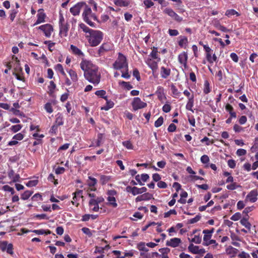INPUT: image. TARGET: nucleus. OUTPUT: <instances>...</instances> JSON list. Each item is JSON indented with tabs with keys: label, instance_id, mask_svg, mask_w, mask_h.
Returning <instances> with one entry per match:
<instances>
[{
	"label": "nucleus",
	"instance_id": "obj_19",
	"mask_svg": "<svg viewBox=\"0 0 258 258\" xmlns=\"http://www.w3.org/2000/svg\"><path fill=\"white\" fill-rule=\"evenodd\" d=\"M68 72L72 81L77 82L78 80V76L77 73L72 70H69Z\"/></svg>",
	"mask_w": 258,
	"mask_h": 258
},
{
	"label": "nucleus",
	"instance_id": "obj_42",
	"mask_svg": "<svg viewBox=\"0 0 258 258\" xmlns=\"http://www.w3.org/2000/svg\"><path fill=\"white\" fill-rule=\"evenodd\" d=\"M102 137H103L102 134H99L98 135L97 141V144H96V146L97 147H99L100 146L101 141L102 140Z\"/></svg>",
	"mask_w": 258,
	"mask_h": 258
},
{
	"label": "nucleus",
	"instance_id": "obj_52",
	"mask_svg": "<svg viewBox=\"0 0 258 258\" xmlns=\"http://www.w3.org/2000/svg\"><path fill=\"white\" fill-rule=\"evenodd\" d=\"M226 110L229 113L233 111V107L230 104H227L225 107Z\"/></svg>",
	"mask_w": 258,
	"mask_h": 258
},
{
	"label": "nucleus",
	"instance_id": "obj_2",
	"mask_svg": "<svg viewBox=\"0 0 258 258\" xmlns=\"http://www.w3.org/2000/svg\"><path fill=\"white\" fill-rule=\"evenodd\" d=\"M91 34L86 36L88 38L89 44L92 46L99 45L103 39V34L101 31L94 30L91 31Z\"/></svg>",
	"mask_w": 258,
	"mask_h": 258
},
{
	"label": "nucleus",
	"instance_id": "obj_41",
	"mask_svg": "<svg viewBox=\"0 0 258 258\" xmlns=\"http://www.w3.org/2000/svg\"><path fill=\"white\" fill-rule=\"evenodd\" d=\"M168 31L170 35L172 36H175L178 34V31L175 29H169Z\"/></svg>",
	"mask_w": 258,
	"mask_h": 258
},
{
	"label": "nucleus",
	"instance_id": "obj_35",
	"mask_svg": "<svg viewBox=\"0 0 258 258\" xmlns=\"http://www.w3.org/2000/svg\"><path fill=\"white\" fill-rule=\"evenodd\" d=\"M144 4L147 8H149L154 5V3L151 0H145L144 1Z\"/></svg>",
	"mask_w": 258,
	"mask_h": 258
},
{
	"label": "nucleus",
	"instance_id": "obj_16",
	"mask_svg": "<svg viewBox=\"0 0 258 258\" xmlns=\"http://www.w3.org/2000/svg\"><path fill=\"white\" fill-rule=\"evenodd\" d=\"M158 49L156 47H153L150 56L153 59H157L158 61L160 60V58L158 57Z\"/></svg>",
	"mask_w": 258,
	"mask_h": 258
},
{
	"label": "nucleus",
	"instance_id": "obj_15",
	"mask_svg": "<svg viewBox=\"0 0 258 258\" xmlns=\"http://www.w3.org/2000/svg\"><path fill=\"white\" fill-rule=\"evenodd\" d=\"M147 64L153 71H156L158 68L157 62L152 60L151 59L148 60Z\"/></svg>",
	"mask_w": 258,
	"mask_h": 258
},
{
	"label": "nucleus",
	"instance_id": "obj_58",
	"mask_svg": "<svg viewBox=\"0 0 258 258\" xmlns=\"http://www.w3.org/2000/svg\"><path fill=\"white\" fill-rule=\"evenodd\" d=\"M69 144H65L59 148L58 150H64L67 149L69 147Z\"/></svg>",
	"mask_w": 258,
	"mask_h": 258
},
{
	"label": "nucleus",
	"instance_id": "obj_25",
	"mask_svg": "<svg viewBox=\"0 0 258 258\" xmlns=\"http://www.w3.org/2000/svg\"><path fill=\"white\" fill-rule=\"evenodd\" d=\"M97 96H100L101 97L103 98L104 99L107 100V96H105L106 92L104 90H98L96 91L95 93Z\"/></svg>",
	"mask_w": 258,
	"mask_h": 258
},
{
	"label": "nucleus",
	"instance_id": "obj_50",
	"mask_svg": "<svg viewBox=\"0 0 258 258\" xmlns=\"http://www.w3.org/2000/svg\"><path fill=\"white\" fill-rule=\"evenodd\" d=\"M189 78L192 82L196 81V76L194 72H191L189 74Z\"/></svg>",
	"mask_w": 258,
	"mask_h": 258
},
{
	"label": "nucleus",
	"instance_id": "obj_57",
	"mask_svg": "<svg viewBox=\"0 0 258 258\" xmlns=\"http://www.w3.org/2000/svg\"><path fill=\"white\" fill-rule=\"evenodd\" d=\"M58 126L55 125V124L53 125L50 130V132L52 133H55L56 131L57 130Z\"/></svg>",
	"mask_w": 258,
	"mask_h": 258
},
{
	"label": "nucleus",
	"instance_id": "obj_36",
	"mask_svg": "<svg viewBox=\"0 0 258 258\" xmlns=\"http://www.w3.org/2000/svg\"><path fill=\"white\" fill-rule=\"evenodd\" d=\"M120 84L122 85L127 90H130L133 88V86L128 83L124 81H122Z\"/></svg>",
	"mask_w": 258,
	"mask_h": 258
},
{
	"label": "nucleus",
	"instance_id": "obj_24",
	"mask_svg": "<svg viewBox=\"0 0 258 258\" xmlns=\"http://www.w3.org/2000/svg\"><path fill=\"white\" fill-rule=\"evenodd\" d=\"M210 84L208 81H206L204 84V92L206 94H208L210 92Z\"/></svg>",
	"mask_w": 258,
	"mask_h": 258
},
{
	"label": "nucleus",
	"instance_id": "obj_62",
	"mask_svg": "<svg viewBox=\"0 0 258 258\" xmlns=\"http://www.w3.org/2000/svg\"><path fill=\"white\" fill-rule=\"evenodd\" d=\"M4 6L6 9H9L10 8V3L8 1H6L3 3Z\"/></svg>",
	"mask_w": 258,
	"mask_h": 258
},
{
	"label": "nucleus",
	"instance_id": "obj_30",
	"mask_svg": "<svg viewBox=\"0 0 258 258\" xmlns=\"http://www.w3.org/2000/svg\"><path fill=\"white\" fill-rule=\"evenodd\" d=\"M63 123L62 117L58 116L55 120V124L58 126L62 125Z\"/></svg>",
	"mask_w": 258,
	"mask_h": 258
},
{
	"label": "nucleus",
	"instance_id": "obj_22",
	"mask_svg": "<svg viewBox=\"0 0 258 258\" xmlns=\"http://www.w3.org/2000/svg\"><path fill=\"white\" fill-rule=\"evenodd\" d=\"M55 87H56V86H55V84H54V83L53 81H50V85L48 86V89H49L48 93L50 95H52V94L53 93L54 90L55 88Z\"/></svg>",
	"mask_w": 258,
	"mask_h": 258
},
{
	"label": "nucleus",
	"instance_id": "obj_54",
	"mask_svg": "<svg viewBox=\"0 0 258 258\" xmlns=\"http://www.w3.org/2000/svg\"><path fill=\"white\" fill-rule=\"evenodd\" d=\"M115 4L116 5L119 6H125V5L124 4V2L123 0H116L115 2Z\"/></svg>",
	"mask_w": 258,
	"mask_h": 258
},
{
	"label": "nucleus",
	"instance_id": "obj_59",
	"mask_svg": "<svg viewBox=\"0 0 258 258\" xmlns=\"http://www.w3.org/2000/svg\"><path fill=\"white\" fill-rule=\"evenodd\" d=\"M117 164L120 167L121 170L124 169V166L123 165L122 162L121 160H117L116 161Z\"/></svg>",
	"mask_w": 258,
	"mask_h": 258
},
{
	"label": "nucleus",
	"instance_id": "obj_12",
	"mask_svg": "<svg viewBox=\"0 0 258 258\" xmlns=\"http://www.w3.org/2000/svg\"><path fill=\"white\" fill-rule=\"evenodd\" d=\"M187 55L185 53H182L178 55V60L181 64L184 65V68L186 67V61Z\"/></svg>",
	"mask_w": 258,
	"mask_h": 258
},
{
	"label": "nucleus",
	"instance_id": "obj_34",
	"mask_svg": "<svg viewBox=\"0 0 258 258\" xmlns=\"http://www.w3.org/2000/svg\"><path fill=\"white\" fill-rule=\"evenodd\" d=\"M246 154V151L243 149H239L236 151V154L238 156L245 155Z\"/></svg>",
	"mask_w": 258,
	"mask_h": 258
},
{
	"label": "nucleus",
	"instance_id": "obj_47",
	"mask_svg": "<svg viewBox=\"0 0 258 258\" xmlns=\"http://www.w3.org/2000/svg\"><path fill=\"white\" fill-rule=\"evenodd\" d=\"M247 120V118L245 116H241L239 119V122L241 124H244Z\"/></svg>",
	"mask_w": 258,
	"mask_h": 258
},
{
	"label": "nucleus",
	"instance_id": "obj_1",
	"mask_svg": "<svg viewBox=\"0 0 258 258\" xmlns=\"http://www.w3.org/2000/svg\"><path fill=\"white\" fill-rule=\"evenodd\" d=\"M81 69L84 72L85 78L93 84H98L100 81V74L98 67L91 61L83 60L80 63Z\"/></svg>",
	"mask_w": 258,
	"mask_h": 258
},
{
	"label": "nucleus",
	"instance_id": "obj_5",
	"mask_svg": "<svg viewBox=\"0 0 258 258\" xmlns=\"http://www.w3.org/2000/svg\"><path fill=\"white\" fill-rule=\"evenodd\" d=\"M132 106L134 110H137L139 109L146 107L147 103L142 101L140 98L136 97L134 99L132 102Z\"/></svg>",
	"mask_w": 258,
	"mask_h": 258
},
{
	"label": "nucleus",
	"instance_id": "obj_32",
	"mask_svg": "<svg viewBox=\"0 0 258 258\" xmlns=\"http://www.w3.org/2000/svg\"><path fill=\"white\" fill-rule=\"evenodd\" d=\"M133 75L136 78L138 81L141 80L139 72L137 69L134 70Z\"/></svg>",
	"mask_w": 258,
	"mask_h": 258
},
{
	"label": "nucleus",
	"instance_id": "obj_61",
	"mask_svg": "<svg viewBox=\"0 0 258 258\" xmlns=\"http://www.w3.org/2000/svg\"><path fill=\"white\" fill-rule=\"evenodd\" d=\"M68 98V94L67 93L63 94L61 95L60 97V100L62 102L65 101Z\"/></svg>",
	"mask_w": 258,
	"mask_h": 258
},
{
	"label": "nucleus",
	"instance_id": "obj_46",
	"mask_svg": "<svg viewBox=\"0 0 258 258\" xmlns=\"http://www.w3.org/2000/svg\"><path fill=\"white\" fill-rule=\"evenodd\" d=\"M17 14V11L13 10L12 11L11 13L10 14V19L12 21H13L15 18L16 16V14Z\"/></svg>",
	"mask_w": 258,
	"mask_h": 258
},
{
	"label": "nucleus",
	"instance_id": "obj_26",
	"mask_svg": "<svg viewBox=\"0 0 258 258\" xmlns=\"http://www.w3.org/2000/svg\"><path fill=\"white\" fill-rule=\"evenodd\" d=\"M163 117L162 116H160L158 118V119L155 122V126L156 127H158L160 126L163 123Z\"/></svg>",
	"mask_w": 258,
	"mask_h": 258
},
{
	"label": "nucleus",
	"instance_id": "obj_11",
	"mask_svg": "<svg viewBox=\"0 0 258 258\" xmlns=\"http://www.w3.org/2000/svg\"><path fill=\"white\" fill-rule=\"evenodd\" d=\"M38 12V13L37 14V20L36 23L34 24V25L44 22V19L46 17L45 13L43 12V9H39Z\"/></svg>",
	"mask_w": 258,
	"mask_h": 258
},
{
	"label": "nucleus",
	"instance_id": "obj_18",
	"mask_svg": "<svg viewBox=\"0 0 258 258\" xmlns=\"http://www.w3.org/2000/svg\"><path fill=\"white\" fill-rule=\"evenodd\" d=\"M194 105V96H191V97L189 98L188 99V101L186 105V108L187 110L191 111L192 112L194 110L192 109V107Z\"/></svg>",
	"mask_w": 258,
	"mask_h": 258
},
{
	"label": "nucleus",
	"instance_id": "obj_17",
	"mask_svg": "<svg viewBox=\"0 0 258 258\" xmlns=\"http://www.w3.org/2000/svg\"><path fill=\"white\" fill-rule=\"evenodd\" d=\"M106 104L105 106L101 107V110H108L110 108H111L112 107H113V106L114 105V103L112 101H109V100H108L107 99V100H106Z\"/></svg>",
	"mask_w": 258,
	"mask_h": 258
},
{
	"label": "nucleus",
	"instance_id": "obj_51",
	"mask_svg": "<svg viewBox=\"0 0 258 258\" xmlns=\"http://www.w3.org/2000/svg\"><path fill=\"white\" fill-rule=\"evenodd\" d=\"M47 75L48 78L49 79H52L53 76V72L51 69H48L47 70Z\"/></svg>",
	"mask_w": 258,
	"mask_h": 258
},
{
	"label": "nucleus",
	"instance_id": "obj_28",
	"mask_svg": "<svg viewBox=\"0 0 258 258\" xmlns=\"http://www.w3.org/2000/svg\"><path fill=\"white\" fill-rule=\"evenodd\" d=\"M22 128V125L20 124H17L15 125H13L11 127V130L12 131H13L14 133H16L20 131Z\"/></svg>",
	"mask_w": 258,
	"mask_h": 258
},
{
	"label": "nucleus",
	"instance_id": "obj_39",
	"mask_svg": "<svg viewBox=\"0 0 258 258\" xmlns=\"http://www.w3.org/2000/svg\"><path fill=\"white\" fill-rule=\"evenodd\" d=\"M228 165L231 168H234L236 165L235 161L234 160L230 159L228 161Z\"/></svg>",
	"mask_w": 258,
	"mask_h": 258
},
{
	"label": "nucleus",
	"instance_id": "obj_9",
	"mask_svg": "<svg viewBox=\"0 0 258 258\" xmlns=\"http://www.w3.org/2000/svg\"><path fill=\"white\" fill-rule=\"evenodd\" d=\"M164 12L174 19L177 22H180L182 20V18L175 13L171 9H165Z\"/></svg>",
	"mask_w": 258,
	"mask_h": 258
},
{
	"label": "nucleus",
	"instance_id": "obj_48",
	"mask_svg": "<svg viewBox=\"0 0 258 258\" xmlns=\"http://www.w3.org/2000/svg\"><path fill=\"white\" fill-rule=\"evenodd\" d=\"M121 77L122 78H126V79H128V78H130V75L128 74V69L127 70H125V73H123L122 71Z\"/></svg>",
	"mask_w": 258,
	"mask_h": 258
},
{
	"label": "nucleus",
	"instance_id": "obj_13",
	"mask_svg": "<svg viewBox=\"0 0 258 258\" xmlns=\"http://www.w3.org/2000/svg\"><path fill=\"white\" fill-rule=\"evenodd\" d=\"M71 49L72 51V52L75 54L79 56H84L83 53L82 52V51L79 49L76 46H74L73 45H71Z\"/></svg>",
	"mask_w": 258,
	"mask_h": 258
},
{
	"label": "nucleus",
	"instance_id": "obj_45",
	"mask_svg": "<svg viewBox=\"0 0 258 258\" xmlns=\"http://www.w3.org/2000/svg\"><path fill=\"white\" fill-rule=\"evenodd\" d=\"M24 136L21 133L16 134L13 137V139L17 140H21L23 139Z\"/></svg>",
	"mask_w": 258,
	"mask_h": 258
},
{
	"label": "nucleus",
	"instance_id": "obj_14",
	"mask_svg": "<svg viewBox=\"0 0 258 258\" xmlns=\"http://www.w3.org/2000/svg\"><path fill=\"white\" fill-rule=\"evenodd\" d=\"M170 74V70L162 67L161 68V75L163 78H166Z\"/></svg>",
	"mask_w": 258,
	"mask_h": 258
},
{
	"label": "nucleus",
	"instance_id": "obj_60",
	"mask_svg": "<svg viewBox=\"0 0 258 258\" xmlns=\"http://www.w3.org/2000/svg\"><path fill=\"white\" fill-rule=\"evenodd\" d=\"M64 22V18H63L62 15V14H60V16H59V26L62 25H64L63 24Z\"/></svg>",
	"mask_w": 258,
	"mask_h": 258
},
{
	"label": "nucleus",
	"instance_id": "obj_21",
	"mask_svg": "<svg viewBox=\"0 0 258 258\" xmlns=\"http://www.w3.org/2000/svg\"><path fill=\"white\" fill-rule=\"evenodd\" d=\"M60 31L59 33L60 34H64V36L67 35V33L68 31V27L67 25H62L59 26Z\"/></svg>",
	"mask_w": 258,
	"mask_h": 258
},
{
	"label": "nucleus",
	"instance_id": "obj_27",
	"mask_svg": "<svg viewBox=\"0 0 258 258\" xmlns=\"http://www.w3.org/2000/svg\"><path fill=\"white\" fill-rule=\"evenodd\" d=\"M122 145L127 149H133V146L130 141H126L122 142Z\"/></svg>",
	"mask_w": 258,
	"mask_h": 258
},
{
	"label": "nucleus",
	"instance_id": "obj_38",
	"mask_svg": "<svg viewBox=\"0 0 258 258\" xmlns=\"http://www.w3.org/2000/svg\"><path fill=\"white\" fill-rule=\"evenodd\" d=\"M163 111L166 113L169 112L171 110V106L169 104H165L162 108Z\"/></svg>",
	"mask_w": 258,
	"mask_h": 258
},
{
	"label": "nucleus",
	"instance_id": "obj_33",
	"mask_svg": "<svg viewBox=\"0 0 258 258\" xmlns=\"http://www.w3.org/2000/svg\"><path fill=\"white\" fill-rule=\"evenodd\" d=\"M235 15H238V13L234 10H227L226 12V15L228 16H233Z\"/></svg>",
	"mask_w": 258,
	"mask_h": 258
},
{
	"label": "nucleus",
	"instance_id": "obj_29",
	"mask_svg": "<svg viewBox=\"0 0 258 258\" xmlns=\"http://www.w3.org/2000/svg\"><path fill=\"white\" fill-rule=\"evenodd\" d=\"M55 69L57 71H59L63 76H66L65 72L63 71V67L61 64H57L55 67Z\"/></svg>",
	"mask_w": 258,
	"mask_h": 258
},
{
	"label": "nucleus",
	"instance_id": "obj_3",
	"mask_svg": "<svg viewBox=\"0 0 258 258\" xmlns=\"http://www.w3.org/2000/svg\"><path fill=\"white\" fill-rule=\"evenodd\" d=\"M84 21L87 23L90 26L94 27V23L92 20H97L95 15L92 12L91 9L86 5L83 13Z\"/></svg>",
	"mask_w": 258,
	"mask_h": 258
},
{
	"label": "nucleus",
	"instance_id": "obj_6",
	"mask_svg": "<svg viewBox=\"0 0 258 258\" xmlns=\"http://www.w3.org/2000/svg\"><path fill=\"white\" fill-rule=\"evenodd\" d=\"M203 47L206 52V58L207 60L210 63H213L214 61H216L217 57L215 54H213V56H211V49L206 45H204Z\"/></svg>",
	"mask_w": 258,
	"mask_h": 258
},
{
	"label": "nucleus",
	"instance_id": "obj_64",
	"mask_svg": "<svg viewBox=\"0 0 258 258\" xmlns=\"http://www.w3.org/2000/svg\"><path fill=\"white\" fill-rule=\"evenodd\" d=\"M244 169L247 171H249L251 169V165L249 163H246L243 166Z\"/></svg>",
	"mask_w": 258,
	"mask_h": 258
},
{
	"label": "nucleus",
	"instance_id": "obj_10",
	"mask_svg": "<svg viewBox=\"0 0 258 258\" xmlns=\"http://www.w3.org/2000/svg\"><path fill=\"white\" fill-rule=\"evenodd\" d=\"M111 49L110 45L106 43L102 44L98 50V56L102 55L105 52L110 50Z\"/></svg>",
	"mask_w": 258,
	"mask_h": 258
},
{
	"label": "nucleus",
	"instance_id": "obj_40",
	"mask_svg": "<svg viewBox=\"0 0 258 258\" xmlns=\"http://www.w3.org/2000/svg\"><path fill=\"white\" fill-rule=\"evenodd\" d=\"M176 129V125L173 123H171L168 127V131L169 132H173L175 131Z\"/></svg>",
	"mask_w": 258,
	"mask_h": 258
},
{
	"label": "nucleus",
	"instance_id": "obj_56",
	"mask_svg": "<svg viewBox=\"0 0 258 258\" xmlns=\"http://www.w3.org/2000/svg\"><path fill=\"white\" fill-rule=\"evenodd\" d=\"M233 129L235 132H240L242 130V127L237 124H235Z\"/></svg>",
	"mask_w": 258,
	"mask_h": 258
},
{
	"label": "nucleus",
	"instance_id": "obj_44",
	"mask_svg": "<svg viewBox=\"0 0 258 258\" xmlns=\"http://www.w3.org/2000/svg\"><path fill=\"white\" fill-rule=\"evenodd\" d=\"M171 89L172 93L174 95H178L180 93L178 92L177 89L176 88V87L175 86H174L173 85H171Z\"/></svg>",
	"mask_w": 258,
	"mask_h": 258
},
{
	"label": "nucleus",
	"instance_id": "obj_8",
	"mask_svg": "<svg viewBox=\"0 0 258 258\" xmlns=\"http://www.w3.org/2000/svg\"><path fill=\"white\" fill-rule=\"evenodd\" d=\"M39 29L43 31L45 36L47 37L50 36L51 33L53 30L52 26L49 24L41 25Z\"/></svg>",
	"mask_w": 258,
	"mask_h": 258
},
{
	"label": "nucleus",
	"instance_id": "obj_43",
	"mask_svg": "<svg viewBox=\"0 0 258 258\" xmlns=\"http://www.w3.org/2000/svg\"><path fill=\"white\" fill-rule=\"evenodd\" d=\"M230 57L231 59L235 62H238V57L237 55L235 53H231L230 54Z\"/></svg>",
	"mask_w": 258,
	"mask_h": 258
},
{
	"label": "nucleus",
	"instance_id": "obj_37",
	"mask_svg": "<svg viewBox=\"0 0 258 258\" xmlns=\"http://www.w3.org/2000/svg\"><path fill=\"white\" fill-rule=\"evenodd\" d=\"M209 158L207 155H204L201 158V161L203 163H207L209 161Z\"/></svg>",
	"mask_w": 258,
	"mask_h": 258
},
{
	"label": "nucleus",
	"instance_id": "obj_55",
	"mask_svg": "<svg viewBox=\"0 0 258 258\" xmlns=\"http://www.w3.org/2000/svg\"><path fill=\"white\" fill-rule=\"evenodd\" d=\"M0 107L8 110L10 108V106L7 103H0Z\"/></svg>",
	"mask_w": 258,
	"mask_h": 258
},
{
	"label": "nucleus",
	"instance_id": "obj_49",
	"mask_svg": "<svg viewBox=\"0 0 258 258\" xmlns=\"http://www.w3.org/2000/svg\"><path fill=\"white\" fill-rule=\"evenodd\" d=\"M64 171V168L63 167H58L55 169V173L57 174H61L63 173Z\"/></svg>",
	"mask_w": 258,
	"mask_h": 258
},
{
	"label": "nucleus",
	"instance_id": "obj_53",
	"mask_svg": "<svg viewBox=\"0 0 258 258\" xmlns=\"http://www.w3.org/2000/svg\"><path fill=\"white\" fill-rule=\"evenodd\" d=\"M166 163L164 161H161L157 162V165L159 167L163 168L165 167Z\"/></svg>",
	"mask_w": 258,
	"mask_h": 258
},
{
	"label": "nucleus",
	"instance_id": "obj_31",
	"mask_svg": "<svg viewBox=\"0 0 258 258\" xmlns=\"http://www.w3.org/2000/svg\"><path fill=\"white\" fill-rule=\"evenodd\" d=\"M46 111L49 113H52L53 112V109L52 108L51 104L50 103H47L45 105L44 107Z\"/></svg>",
	"mask_w": 258,
	"mask_h": 258
},
{
	"label": "nucleus",
	"instance_id": "obj_23",
	"mask_svg": "<svg viewBox=\"0 0 258 258\" xmlns=\"http://www.w3.org/2000/svg\"><path fill=\"white\" fill-rule=\"evenodd\" d=\"M80 28L83 30L84 32L86 33H89V35L91 34V31H94V30L89 29L88 27H87L85 24H81L80 25Z\"/></svg>",
	"mask_w": 258,
	"mask_h": 258
},
{
	"label": "nucleus",
	"instance_id": "obj_20",
	"mask_svg": "<svg viewBox=\"0 0 258 258\" xmlns=\"http://www.w3.org/2000/svg\"><path fill=\"white\" fill-rule=\"evenodd\" d=\"M180 38L179 41L178 42L179 45L182 47L184 45H185L187 43V38L185 36H180Z\"/></svg>",
	"mask_w": 258,
	"mask_h": 258
},
{
	"label": "nucleus",
	"instance_id": "obj_63",
	"mask_svg": "<svg viewBox=\"0 0 258 258\" xmlns=\"http://www.w3.org/2000/svg\"><path fill=\"white\" fill-rule=\"evenodd\" d=\"M124 18H125V19L126 21H129V20H130L132 19V15L131 14H128V13H125L124 14Z\"/></svg>",
	"mask_w": 258,
	"mask_h": 258
},
{
	"label": "nucleus",
	"instance_id": "obj_7",
	"mask_svg": "<svg viewBox=\"0 0 258 258\" xmlns=\"http://www.w3.org/2000/svg\"><path fill=\"white\" fill-rule=\"evenodd\" d=\"M85 6H86V5L85 3H78L70 9V12L74 16H77L79 14L81 8L84 7L85 9Z\"/></svg>",
	"mask_w": 258,
	"mask_h": 258
},
{
	"label": "nucleus",
	"instance_id": "obj_4",
	"mask_svg": "<svg viewBox=\"0 0 258 258\" xmlns=\"http://www.w3.org/2000/svg\"><path fill=\"white\" fill-rule=\"evenodd\" d=\"M113 67L115 70H121L123 68L127 70L128 64L126 57L119 52L118 58L113 64Z\"/></svg>",
	"mask_w": 258,
	"mask_h": 258
}]
</instances>
